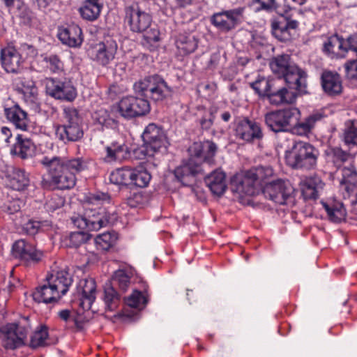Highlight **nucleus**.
I'll use <instances>...</instances> for the list:
<instances>
[{"instance_id": "obj_35", "label": "nucleus", "mask_w": 357, "mask_h": 357, "mask_svg": "<svg viewBox=\"0 0 357 357\" xmlns=\"http://www.w3.org/2000/svg\"><path fill=\"white\" fill-rule=\"evenodd\" d=\"M324 117V114L320 112H316L307 116L303 121L296 123L292 126L291 132L297 135H306L314 128L317 121H321Z\"/></svg>"}, {"instance_id": "obj_39", "label": "nucleus", "mask_w": 357, "mask_h": 357, "mask_svg": "<svg viewBox=\"0 0 357 357\" xmlns=\"http://www.w3.org/2000/svg\"><path fill=\"white\" fill-rule=\"evenodd\" d=\"M176 46L182 55L193 52L197 47V41L193 36L180 33L175 40Z\"/></svg>"}, {"instance_id": "obj_53", "label": "nucleus", "mask_w": 357, "mask_h": 357, "mask_svg": "<svg viewBox=\"0 0 357 357\" xmlns=\"http://www.w3.org/2000/svg\"><path fill=\"white\" fill-rule=\"evenodd\" d=\"M110 196L108 193L97 191L95 192H89L86 196V206L94 204H102L105 202H109Z\"/></svg>"}, {"instance_id": "obj_64", "label": "nucleus", "mask_w": 357, "mask_h": 357, "mask_svg": "<svg viewBox=\"0 0 357 357\" xmlns=\"http://www.w3.org/2000/svg\"><path fill=\"white\" fill-rule=\"evenodd\" d=\"M344 46L346 54L349 51H352L357 56V33L351 34L347 38H344Z\"/></svg>"}, {"instance_id": "obj_59", "label": "nucleus", "mask_w": 357, "mask_h": 357, "mask_svg": "<svg viewBox=\"0 0 357 357\" xmlns=\"http://www.w3.org/2000/svg\"><path fill=\"white\" fill-rule=\"evenodd\" d=\"M342 183H353L357 176V172L354 166L350 164L348 167H344L342 169Z\"/></svg>"}, {"instance_id": "obj_44", "label": "nucleus", "mask_w": 357, "mask_h": 357, "mask_svg": "<svg viewBox=\"0 0 357 357\" xmlns=\"http://www.w3.org/2000/svg\"><path fill=\"white\" fill-rule=\"evenodd\" d=\"M131 185L139 188H146L148 186L151 179V174L143 167L132 169Z\"/></svg>"}, {"instance_id": "obj_23", "label": "nucleus", "mask_w": 357, "mask_h": 357, "mask_svg": "<svg viewBox=\"0 0 357 357\" xmlns=\"http://www.w3.org/2000/svg\"><path fill=\"white\" fill-rule=\"evenodd\" d=\"M96 284L93 278L81 280L77 286L78 305L83 310L91 309L96 300Z\"/></svg>"}, {"instance_id": "obj_25", "label": "nucleus", "mask_w": 357, "mask_h": 357, "mask_svg": "<svg viewBox=\"0 0 357 357\" xmlns=\"http://www.w3.org/2000/svg\"><path fill=\"white\" fill-rule=\"evenodd\" d=\"M321 84L324 91L331 96L340 95L343 86L340 75L330 70H324L321 76Z\"/></svg>"}, {"instance_id": "obj_38", "label": "nucleus", "mask_w": 357, "mask_h": 357, "mask_svg": "<svg viewBox=\"0 0 357 357\" xmlns=\"http://www.w3.org/2000/svg\"><path fill=\"white\" fill-rule=\"evenodd\" d=\"M267 98L271 105H279L284 103H293L296 99L295 92L282 87L275 91H270Z\"/></svg>"}, {"instance_id": "obj_32", "label": "nucleus", "mask_w": 357, "mask_h": 357, "mask_svg": "<svg viewBox=\"0 0 357 357\" xmlns=\"http://www.w3.org/2000/svg\"><path fill=\"white\" fill-rule=\"evenodd\" d=\"M204 181L211 191L216 195H222L226 190V175L220 170L216 169L204 178Z\"/></svg>"}, {"instance_id": "obj_9", "label": "nucleus", "mask_w": 357, "mask_h": 357, "mask_svg": "<svg viewBox=\"0 0 357 357\" xmlns=\"http://www.w3.org/2000/svg\"><path fill=\"white\" fill-rule=\"evenodd\" d=\"M300 110L294 107L271 111L265 114L267 127L274 132H290L292 126L299 120Z\"/></svg>"}, {"instance_id": "obj_19", "label": "nucleus", "mask_w": 357, "mask_h": 357, "mask_svg": "<svg viewBox=\"0 0 357 357\" xmlns=\"http://www.w3.org/2000/svg\"><path fill=\"white\" fill-rule=\"evenodd\" d=\"M3 114L6 119L17 129L28 130L29 120L26 112L19 104L10 98L3 102Z\"/></svg>"}, {"instance_id": "obj_63", "label": "nucleus", "mask_w": 357, "mask_h": 357, "mask_svg": "<svg viewBox=\"0 0 357 357\" xmlns=\"http://www.w3.org/2000/svg\"><path fill=\"white\" fill-rule=\"evenodd\" d=\"M253 1L260 4V7L257 9V11H278V6L275 0H253Z\"/></svg>"}, {"instance_id": "obj_49", "label": "nucleus", "mask_w": 357, "mask_h": 357, "mask_svg": "<svg viewBox=\"0 0 357 357\" xmlns=\"http://www.w3.org/2000/svg\"><path fill=\"white\" fill-rule=\"evenodd\" d=\"M45 67L52 73H60L63 70V63L61 58L54 54L42 55Z\"/></svg>"}, {"instance_id": "obj_61", "label": "nucleus", "mask_w": 357, "mask_h": 357, "mask_svg": "<svg viewBox=\"0 0 357 357\" xmlns=\"http://www.w3.org/2000/svg\"><path fill=\"white\" fill-rule=\"evenodd\" d=\"M100 113H102V114L98 118V121L100 124L106 128L112 129L117 128L118 121L111 118L106 111H100Z\"/></svg>"}, {"instance_id": "obj_18", "label": "nucleus", "mask_w": 357, "mask_h": 357, "mask_svg": "<svg viewBox=\"0 0 357 357\" xmlns=\"http://www.w3.org/2000/svg\"><path fill=\"white\" fill-rule=\"evenodd\" d=\"M299 22L287 15H281L271 22L273 36L281 42H288L292 38L293 32L298 28Z\"/></svg>"}, {"instance_id": "obj_54", "label": "nucleus", "mask_w": 357, "mask_h": 357, "mask_svg": "<svg viewBox=\"0 0 357 357\" xmlns=\"http://www.w3.org/2000/svg\"><path fill=\"white\" fill-rule=\"evenodd\" d=\"M65 204V198L59 195H53L45 202V208L48 212H54L61 208Z\"/></svg>"}, {"instance_id": "obj_52", "label": "nucleus", "mask_w": 357, "mask_h": 357, "mask_svg": "<svg viewBox=\"0 0 357 357\" xmlns=\"http://www.w3.org/2000/svg\"><path fill=\"white\" fill-rule=\"evenodd\" d=\"M251 88L259 96H266L269 93L271 88V82L265 77H260L255 82L250 84Z\"/></svg>"}, {"instance_id": "obj_40", "label": "nucleus", "mask_w": 357, "mask_h": 357, "mask_svg": "<svg viewBox=\"0 0 357 357\" xmlns=\"http://www.w3.org/2000/svg\"><path fill=\"white\" fill-rule=\"evenodd\" d=\"M102 300L107 311H115L121 303V295L111 284H107L104 288Z\"/></svg>"}, {"instance_id": "obj_58", "label": "nucleus", "mask_w": 357, "mask_h": 357, "mask_svg": "<svg viewBox=\"0 0 357 357\" xmlns=\"http://www.w3.org/2000/svg\"><path fill=\"white\" fill-rule=\"evenodd\" d=\"M37 87L35 82L29 78L20 77L17 84L16 91L18 93L22 94L26 91H30Z\"/></svg>"}, {"instance_id": "obj_37", "label": "nucleus", "mask_w": 357, "mask_h": 357, "mask_svg": "<svg viewBox=\"0 0 357 357\" xmlns=\"http://www.w3.org/2000/svg\"><path fill=\"white\" fill-rule=\"evenodd\" d=\"M322 206L327 213L328 219L334 222H340L344 219L346 210L342 203L335 200L322 202Z\"/></svg>"}, {"instance_id": "obj_50", "label": "nucleus", "mask_w": 357, "mask_h": 357, "mask_svg": "<svg viewBox=\"0 0 357 357\" xmlns=\"http://www.w3.org/2000/svg\"><path fill=\"white\" fill-rule=\"evenodd\" d=\"M90 238L91 235L87 231H85L83 230L71 232L66 240V246L77 248L87 242Z\"/></svg>"}, {"instance_id": "obj_31", "label": "nucleus", "mask_w": 357, "mask_h": 357, "mask_svg": "<svg viewBox=\"0 0 357 357\" xmlns=\"http://www.w3.org/2000/svg\"><path fill=\"white\" fill-rule=\"evenodd\" d=\"M34 149L35 145L31 139L18 134L10 149V153L24 160L32 156Z\"/></svg>"}, {"instance_id": "obj_10", "label": "nucleus", "mask_w": 357, "mask_h": 357, "mask_svg": "<svg viewBox=\"0 0 357 357\" xmlns=\"http://www.w3.org/2000/svg\"><path fill=\"white\" fill-rule=\"evenodd\" d=\"M123 11L124 22L132 33H141L152 24L151 15L137 1L126 3Z\"/></svg>"}, {"instance_id": "obj_28", "label": "nucleus", "mask_w": 357, "mask_h": 357, "mask_svg": "<svg viewBox=\"0 0 357 357\" xmlns=\"http://www.w3.org/2000/svg\"><path fill=\"white\" fill-rule=\"evenodd\" d=\"M33 300L37 303H56L62 296L52 288L47 281L38 285L32 294Z\"/></svg>"}, {"instance_id": "obj_17", "label": "nucleus", "mask_w": 357, "mask_h": 357, "mask_svg": "<svg viewBox=\"0 0 357 357\" xmlns=\"http://www.w3.org/2000/svg\"><path fill=\"white\" fill-rule=\"evenodd\" d=\"M28 332L29 328L26 326L8 324L0 327V338L6 349H15L24 344Z\"/></svg>"}, {"instance_id": "obj_21", "label": "nucleus", "mask_w": 357, "mask_h": 357, "mask_svg": "<svg viewBox=\"0 0 357 357\" xmlns=\"http://www.w3.org/2000/svg\"><path fill=\"white\" fill-rule=\"evenodd\" d=\"M0 60L2 68L8 73H19L23 69L24 58L17 48L8 45L0 51Z\"/></svg>"}, {"instance_id": "obj_4", "label": "nucleus", "mask_w": 357, "mask_h": 357, "mask_svg": "<svg viewBox=\"0 0 357 357\" xmlns=\"http://www.w3.org/2000/svg\"><path fill=\"white\" fill-rule=\"evenodd\" d=\"M273 174V169L271 167L259 166L244 174H236L231 178V191L240 196H254L257 190L256 183L264 181Z\"/></svg>"}, {"instance_id": "obj_13", "label": "nucleus", "mask_w": 357, "mask_h": 357, "mask_svg": "<svg viewBox=\"0 0 357 357\" xmlns=\"http://www.w3.org/2000/svg\"><path fill=\"white\" fill-rule=\"evenodd\" d=\"M234 132L237 139L248 144L259 142L264 137L261 124L248 117L239 119L236 121Z\"/></svg>"}, {"instance_id": "obj_14", "label": "nucleus", "mask_w": 357, "mask_h": 357, "mask_svg": "<svg viewBox=\"0 0 357 357\" xmlns=\"http://www.w3.org/2000/svg\"><path fill=\"white\" fill-rule=\"evenodd\" d=\"M294 188L289 181L277 179L266 184L263 193L266 198L280 205L293 202Z\"/></svg>"}, {"instance_id": "obj_36", "label": "nucleus", "mask_w": 357, "mask_h": 357, "mask_svg": "<svg viewBox=\"0 0 357 357\" xmlns=\"http://www.w3.org/2000/svg\"><path fill=\"white\" fill-rule=\"evenodd\" d=\"M324 183L318 176L307 178L301 188L302 195L305 199H316L319 190L324 188Z\"/></svg>"}, {"instance_id": "obj_45", "label": "nucleus", "mask_w": 357, "mask_h": 357, "mask_svg": "<svg viewBox=\"0 0 357 357\" xmlns=\"http://www.w3.org/2000/svg\"><path fill=\"white\" fill-rule=\"evenodd\" d=\"M52 227L50 220H29L24 225V229L29 235H35L40 231H45Z\"/></svg>"}, {"instance_id": "obj_47", "label": "nucleus", "mask_w": 357, "mask_h": 357, "mask_svg": "<svg viewBox=\"0 0 357 357\" xmlns=\"http://www.w3.org/2000/svg\"><path fill=\"white\" fill-rule=\"evenodd\" d=\"M132 275V273L130 271L119 269L114 273L112 282L119 286L122 291L125 292L130 286Z\"/></svg>"}, {"instance_id": "obj_2", "label": "nucleus", "mask_w": 357, "mask_h": 357, "mask_svg": "<svg viewBox=\"0 0 357 357\" xmlns=\"http://www.w3.org/2000/svg\"><path fill=\"white\" fill-rule=\"evenodd\" d=\"M270 67L274 74L282 77L289 88L295 89L299 94L307 93V74L291 59L288 54L273 57Z\"/></svg>"}, {"instance_id": "obj_1", "label": "nucleus", "mask_w": 357, "mask_h": 357, "mask_svg": "<svg viewBox=\"0 0 357 357\" xmlns=\"http://www.w3.org/2000/svg\"><path fill=\"white\" fill-rule=\"evenodd\" d=\"M46 170L41 181L45 190H66L73 188L77 182V174L87 169L88 163L82 157L68 159L60 156H43L40 161Z\"/></svg>"}, {"instance_id": "obj_48", "label": "nucleus", "mask_w": 357, "mask_h": 357, "mask_svg": "<svg viewBox=\"0 0 357 357\" xmlns=\"http://www.w3.org/2000/svg\"><path fill=\"white\" fill-rule=\"evenodd\" d=\"M116 239L114 234L106 232L98 235L95 238V243L97 249L107 251L115 244Z\"/></svg>"}, {"instance_id": "obj_30", "label": "nucleus", "mask_w": 357, "mask_h": 357, "mask_svg": "<svg viewBox=\"0 0 357 357\" xmlns=\"http://www.w3.org/2000/svg\"><path fill=\"white\" fill-rule=\"evenodd\" d=\"M202 171V166L192 158H189L186 163L176 168L174 175L180 182L185 183L190 181V178L195 177L201 174Z\"/></svg>"}, {"instance_id": "obj_62", "label": "nucleus", "mask_w": 357, "mask_h": 357, "mask_svg": "<svg viewBox=\"0 0 357 357\" xmlns=\"http://www.w3.org/2000/svg\"><path fill=\"white\" fill-rule=\"evenodd\" d=\"M347 79L357 82V61H349L344 65Z\"/></svg>"}, {"instance_id": "obj_26", "label": "nucleus", "mask_w": 357, "mask_h": 357, "mask_svg": "<svg viewBox=\"0 0 357 357\" xmlns=\"http://www.w3.org/2000/svg\"><path fill=\"white\" fill-rule=\"evenodd\" d=\"M344 47V38L335 33L327 38L322 50L331 58L340 59L346 56V49Z\"/></svg>"}, {"instance_id": "obj_60", "label": "nucleus", "mask_w": 357, "mask_h": 357, "mask_svg": "<svg viewBox=\"0 0 357 357\" xmlns=\"http://www.w3.org/2000/svg\"><path fill=\"white\" fill-rule=\"evenodd\" d=\"M17 50L22 58H33L38 54L37 49L28 43H21Z\"/></svg>"}, {"instance_id": "obj_12", "label": "nucleus", "mask_w": 357, "mask_h": 357, "mask_svg": "<svg viewBox=\"0 0 357 357\" xmlns=\"http://www.w3.org/2000/svg\"><path fill=\"white\" fill-rule=\"evenodd\" d=\"M46 93L56 100L73 101L77 97V90L73 82L67 79L45 78Z\"/></svg>"}, {"instance_id": "obj_57", "label": "nucleus", "mask_w": 357, "mask_h": 357, "mask_svg": "<svg viewBox=\"0 0 357 357\" xmlns=\"http://www.w3.org/2000/svg\"><path fill=\"white\" fill-rule=\"evenodd\" d=\"M217 110L215 108H210L208 112L205 114L200 119L199 123L203 130H209L213 124L215 113Z\"/></svg>"}, {"instance_id": "obj_5", "label": "nucleus", "mask_w": 357, "mask_h": 357, "mask_svg": "<svg viewBox=\"0 0 357 357\" xmlns=\"http://www.w3.org/2000/svg\"><path fill=\"white\" fill-rule=\"evenodd\" d=\"M319 155V151L311 144L294 141L291 149L285 150V160L292 168L310 169L317 165Z\"/></svg>"}, {"instance_id": "obj_16", "label": "nucleus", "mask_w": 357, "mask_h": 357, "mask_svg": "<svg viewBox=\"0 0 357 357\" xmlns=\"http://www.w3.org/2000/svg\"><path fill=\"white\" fill-rule=\"evenodd\" d=\"M150 109L149 100L144 97H123L118 105L121 116L127 119L146 115L150 112Z\"/></svg>"}, {"instance_id": "obj_27", "label": "nucleus", "mask_w": 357, "mask_h": 357, "mask_svg": "<svg viewBox=\"0 0 357 357\" xmlns=\"http://www.w3.org/2000/svg\"><path fill=\"white\" fill-rule=\"evenodd\" d=\"M46 280L54 290L59 291L61 296L68 292L69 287L73 283L71 275L66 271H60L47 275Z\"/></svg>"}, {"instance_id": "obj_24", "label": "nucleus", "mask_w": 357, "mask_h": 357, "mask_svg": "<svg viewBox=\"0 0 357 357\" xmlns=\"http://www.w3.org/2000/svg\"><path fill=\"white\" fill-rule=\"evenodd\" d=\"M124 303L123 314L132 317L146 307L148 298L144 293L135 289L130 295L124 298Z\"/></svg>"}, {"instance_id": "obj_42", "label": "nucleus", "mask_w": 357, "mask_h": 357, "mask_svg": "<svg viewBox=\"0 0 357 357\" xmlns=\"http://www.w3.org/2000/svg\"><path fill=\"white\" fill-rule=\"evenodd\" d=\"M132 169L123 167L113 171L109 175V180L116 185H131Z\"/></svg>"}, {"instance_id": "obj_51", "label": "nucleus", "mask_w": 357, "mask_h": 357, "mask_svg": "<svg viewBox=\"0 0 357 357\" xmlns=\"http://www.w3.org/2000/svg\"><path fill=\"white\" fill-rule=\"evenodd\" d=\"M11 183L17 190H22L29 183V179L25 171L22 169H15L13 172Z\"/></svg>"}, {"instance_id": "obj_43", "label": "nucleus", "mask_w": 357, "mask_h": 357, "mask_svg": "<svg viewBox=\"0 0 357 357\" xmlns=\"http://www.w3.org/2000/svg\"><path fill=\"white\" fill-rule=\"evenodd\" d=\"M48 328L45 325L39 326L31 337L30 347L36 349L48 344Z\"/></svg>"}, {"instance_id": "obj_29", "label": "nucleus", "mask_w": 357, "mask_h": 357, "mask_svg": "<svg viewBox=\"0 0 357 357\" xmlns=\"http://www.w3.org/2000/svg\"><path fill=\"white\" fill-rule=\"evenodd\" d=\"M58 37L63 44L72 47L81 45L83 41L82 29L77 24H71L60 29Z\"/></svg>"}, {"instance_id": "obj_8", "label": "nucleus", "mask_w": 357, "mask_h": 357, "mask_svg": "<svg viewBox=\"0 0 357 357\" xmlns=\"http://www.w3.org/2000/svg\"><path fill=\"white\" fill-rule=\"evenodd\" d=\"M64 119V123L56 128L57 138L65 144L80 140L84 136V130L79 111L75 107L65 108Z\"/></svg>"}, {"instance_id": "obj_56", "label": "nucleus", "mask_w": 357, "mask_h": 357, "mask_svg": "<svg viewBox=\"0 0 357 357\" xmlns=\"http://www.w3.org/2000/svg\"><path fill=\"white\" fill-rule=\"evenodd\" d=\"M344 142L349 146H357V126L352 124L344 132Z\"/></svg>"}, {"instance_id": "obj_3", "label": "nucleus", "mask_w": 357, "mask_h": 357, "mask_svg": "<svg viewBox=\"0 0 357 357\" xmlns=\"http://www.w3.org/2000/svg\"><path fill=\"white\" fill-rule=\"evenodd\" d=\"M118 219L115 211H109L104 207L86 206L82 215H74L72 223L81 230L98 231L102 227L113 225Z\"/></svg>"}, {"instance_id": "obj_34", "label": "nucleus", "mask_w": 357, "mask_h": 357, "mask_svg": "<svg viewBox=\"0 0 357 357\" xmlns=\"http://www.w3.org/2000/svg\"><path fill=\"white\" fill-rule=\"evenodd\" d=\"M105 160L108 162H122L129 157L128 147L124 143L112 142L105 148Z\"/></svg>"}, {"instance_id": "obj_33", "label": "nucleus", "mask_w": 357, "mask_h": 357, "mask_svg": "<svg viewBox=\"0 0 357 357\" xmlns=\"http://www.w3.org/2000/svg\"><path fill=\"white\" fill-rule=\"evenodd\" d=\"M326 161L330 166L340 169L349 160L350 154L340 147L328 146L324 151Z\"/></svg>"}, {"instance_id": "obj_46", "label": "nucleus", "mask_w": 357, "mask_h": 357, "mask_svg": "<svg viewBox=\"0 0 357 357\" xmlns=\"http://www.w3.org/2000/svg\"><path fill=\"white\" fill-rule=\"evenodd\" d=\"M22 100L26 105L35 113H39L40 111V101L38 97V88L36 87L30 91L21 94Z\"/></svg>"}, {"instance_id": "obj_55", "label": "nucleus", "mask_w": 357, "mask_h": 357, "mask_svg": "<svg viewBox=\"0 0 357 357\" xmlns=\"http://www.w3.org/2000/svg\"><path fill=\"white\" fill-rule=\"evenodd\" d=\"M142 33H143V40L146 44L152 45L160 41V31L156 26L151 25L150 28H146Z\"/></svg>"}, {"instance_id": "obj_20", "label": "nucleus", "mask_w": 357, "mask_h": 357, "mask_svg": "<svg viewBox=\"0 0 357 357\" xmlns=\"http://www.w3.org/2000/svg\"><path fill=\"white\" fill-rule=\"evenodd\" d=\"M116 51V42L112 38H108L93 46L89 50V55L92 60L105 66L114 59Z\"/></svg>"}, {"instance_id": "obj_11", "label": "nucleus", "mask_w": 357, "mask_h": 357, "mask_svg": "<svg viewBox=\"0 0 357 357\" xmlns=\"http://www.w3.org/2000/svg\"><path fill=\"white\" fill-rule=\"evenodd\" d=\"M245 7H237L213 13L210 22L218 31L228 33L238 26L245 20Z\"/></svg>"}, {"instance_id": "obj_15", "label": "nucleus", "mask_w": 357, "mask_h": 357, "mask_svg": "<svg viewBox=\"0 0 357 357\" xmlns=\"http://www.w3.org/2000/svg\"><path fill=\"white\" fill-rule=\"evenodd\" d=\"M12 255L18 259L26 266L38 264L45 257L43 250L24 239L16 241L12 246Z\"/></svg>"}, {"instance_id": "obj_6", "label": "nucleus", "mask_w": 357, "mask_h": 357, "mask_svg": "<svg viewBox=\"0 0 357 357\" xmlns=\"http://www.w3.org/2000/svg\"><path fill=\"white\" fill-rule=\"evenodd\" d=\"M133 89L138 96L147 100L149 98L155 102L163 101L172 93V89L158 74L148 75L139 79L134 84Z\"/></svg>"}, {"instance_id": "obj_22", "label": "nucleus", "mask_w": 357, "mask_h": 357, "mask_svg": "<svg viewBox=\"0 0 357 357\" xmlns=\"http://www.w3.org/2000/svg\"><path fill=\"white\" fill-rule=\"evenodd\" d=\"M217 145L212 141H204L203 142H195L188 149L190 158H195L199 162L201 166L202 162L211 164L213 160L217 151Z\"/></svg>"}, {"instance_id": "obj_41", "label": "nucleus", "mask_w": 357, "mask_h": 357, "mask_svg": "<svg viewBox=\"0 0 357 357\" xmlns=\"http://www.w3.org/2000/svg\"><path fill=\"white\" fill-rule=\"evenodd\" d=\"M102 8L98 3L84 1L83 5L79 8V13L83 19L93 22L100 16Z\"/></svg>"}, {"instance_id": "obj_7", "label": "nucleus", "mask_w": 357, "mask_h": 357, "mask_svg": "<svg viewBox=\"0 0 357 357\" xmlns=\"http://www.w3.org/2000/svg\"><path fill=\"white\" fill-rule=\"evenodd\" d=\"M144 144L135 150V154L139 159L143 160L152 157L161 149H166L167 139L164 130L155 123L149 124L142 133Z\"/></svg>"}]
</instances>
